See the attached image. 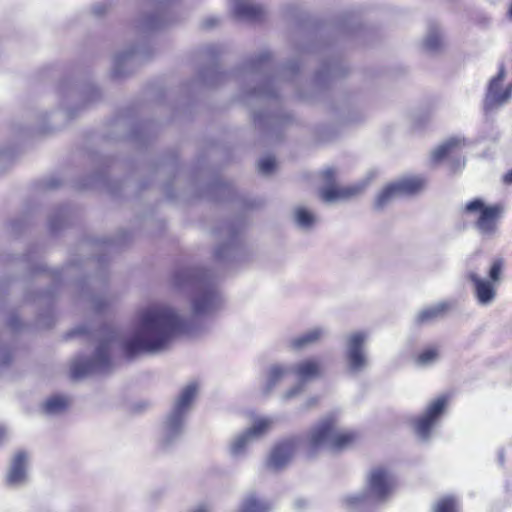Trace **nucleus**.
Returning a JSON list of instances; mask_svg holds the SVG:
<instances>
[{"label":"nucleus","mask_w":512,"mask_h":512,"mask_svg":"<svg viewBox=\"0 0 512 512\" xmlns=\"http://www.w3.org/2000/svg\"><path fill=\"white\" fill-rule=\"evenodd\" d=\"M184 331V320L172 308L153 305L139 311L131 325L124 329L104 328L96 352L165 350L173 334Z\"/></svg>","instance_id":"nucleus-1"},{"label":"nucleus","mask_w":512,"mask_h":512,"mask_svg":"<svg viewBox=\"0 0 512 512\" xmlns=\"http://www.w3.org/2000/svg\"><path fill=\"white\" fill-rule=\"evenodd\" d=\"M175 285L193 292L192 309L195 315H204L215 309L220 294L210 274L201 268L188 267L176 272Z\"/></svg>","instance_id":"nucleus-2"},{"label":"nucleus","mask_w":512,"mask_h":512,"mask_svg":"<svg viewBox=\"0 0 512 512\" xmlns=\"http://www.w3.org/2000/svg\"><path fill=\"white\" fill-rule=\"evenodd\" d=\"M355 433L343 429L334 416L317 423L309 432L306 445L310 454L321 449L339 451L349 447L355 440Z\"/></svg>","instance_id":"nucleus-3"},{"label":"nucleus","mask_w":512,"mask_h":512,"mask_svg":"<svg viewBox=\"0 0 512 512\" xmlns=\"http://www.w3.org/2000/svg\"><path fill=\"white\" fill-rule=\"evenodd\" d=\"M395 486L396 479L392 470L386 466H375L367 475L365 492L347 495L343 503L347 508H354L364 502H383L391 496Z\"/></svg>","instance_id":"nucleus-4"},{"label":"nucleus","mask_w":512,"mask_h":512,"mask_svg":"<svg viewBox=\"0 0 512 512\" xmlns=\"http://www.w3.org/2000/svg\"><path fill=\"white\" fill-rule=\"evenodd\" d=\"M137 354H88L77 357L71 364L70 374L74 380L104 374L123 362L131 361Z\"/></svg>","instance_id":"nucleus-5"},{"label":"nucleus","mask_w":512,"mask_h":512,"mask_svg":"<svg viewBox=\"0 0 512 512\" xmlns=\"http://www.w3.org/2000/svg\"><path fill=\"white\" fill-rule=\"evenodd\" d=\"M503 263L495 260L489 268V278L480 276L477 268L468 263L465 278L472 283L473 295L478 305L488 307L494 303L497 297V287L501 281Z\"/></svg>","instance_id":"nucleus-6"},{"label":"nucleus","mask_w":512,"mask_h":512,"mask_svg":"<svg viewBox=\"0 0 512 512\" xmlns=\"http://www.w3.org/2000/svg\"><path fill=\"white\" fill-rule=\"evenodd\" d=\"M273 425L268 417L257 418L253 424L244 431L234 435L228 444V453L233 459L244 458L250 445L264 437Z\"/></svg>","instance_id":"nucleus-7"},{"label":"nucleus","mask_w":512,"mask_h":512,"mask_svg":"<svg viewBox=\"0 0 512 512\" xmlns=\"http://www.w3.org/2000/svg\"><path fill=\"white\" fill-rule=\"evenodd\" d=\"M465 212L478 214L475 227L482 236L490 238L497 232L503 207L500 204L486 206L482 199L477 198L465 205Z\"/></svg>","instance_id":"nucleus-8"},{"label":"nucleus","mask_w":512,"mask_h":512,"mask_svg":"<svg viewBox=\"0 0 512 512\" xmlns=\"http://www.w3.org/2000/svg\"><path fill=\"white\" fill-rule=\"evenodd\" d=\"M448 402L449 397L447 395L438 396L429 402L423 414L416 419L414 428L421 440L426 441L430 438L431 432L438 425Z\"/></svg>","instance_id":"nucleus-9"},{"label":"nucleus","mask_w":512,"mask_h":512,"mask_svg":"<svg viewBox=\"0 0 512 512\" xmlns=\"http://www.w3.org/2000/svg\"><path fill=\"white\" fill-rule=\"evenodd\" d=\"M335 170L328 168L323 171V178L326 185L321 188L320 196L326 203L349 200L359 195L367 186V182H359L349 186L341 187L334 183Z\"/></svg>","instance_id":"nucleus-10"},{"label":"nucleus","mask_w":512,"mask_h":512,"mask_svg":"<svg viewBox=\"0 0 512 512\" xmlns=\"http://www.w3.org/2000/svg\"><path fill=\"white\" fill-rule=\"evenodd\" d=\"M321 374L319 365L312 361H306L299 364L297 367H292L293 379L297 382L293 387L283 393L284 400H290L297 397L304 388V384L313 379H316Z\"/></svg>","instance_id":"nucleus-11"},{"label":"nucleus","mask_w":512,"mask_h":512,"mask_svg":"<svg viewBox=\"0 0 512 512\" xmlns=\"http://www.w3.org/2000/svg\"><path fill=\"white\" fill-rule=\"evenodd\" d=\"M505 77V68L500 66L497 76L490 80L487 94L484 101L486 110H492L507 103L512 97V83L504 90L501 89V82Z\"/></svg>","instance_id":"nucleus-12"},{"label":"nucleus","mask_w":512,"mask_h":512,"mask_svg":"<svg viewBox=\"0 0 512 512\" xmlns=\"http://www.w3.org/2000/svg\"><path fill=\"white\" fill-rule=\"evenodd\" d=\"M185 419L168 413L161 424L158 442L163 449H167L177 443L185 429Z\"/></svg>","instance_id":"nucleus-13"},{"label":"nucleus","mask_w":512,"mask_h":512,"mask_svg":"<svg viewBox=\"0 0 512 512\" xmlns=\"http://www.w3.org/2000/svg\"><path fill=\"white\" fill-rule=\"evenodd\" d=\"M29 456L25 451L16 452L10 462L6 482L11 487H21L28 481Z\"/></svg>","instance_id":"nucleus-14"},{"label":"nucleus","mask_w":512,"mask_h":512,"mask_svg":"<svg viewBox=\"0 0 512 512\" xmlns=\"http://www.w3.org/2000/svg\"><path fill=\"white\" fill-rule=\"evenodd\" d=\"M297 447L295 439H288L277 444L271 451L267 460V467L271 470H280L292 459Z\"/></svg>","instance_id":"nucleus-15"},{"label":"nucleus","mask_w":512,"mask_h":512,"mask_svg":"<svg viewBox=\"0 0 512 512\" xmlns=\"http://www.w3.org/2000/svg\"><path fill=\"white\" fill-rule=\"evenodd\" d=\"M328 328L326 326H314L301 334L290 339L289 347L294 350H305L320 343L328 335Z\"/></svg>","instance_id":"nucleus-16"},{"label":"nucleus","mask_w":512,"mask_h":512,"mask_svg":"<svg viewBox=\"0 0 512 512\" xmlns=\"http://www.w3.org/2000/svg\"><path fill=\"white\" fill-rule=\"evenodd\" d=\"M197 394L198 386L196 383L191 382L185 385L181 389L179 395L176 397L173 407L169 413L186 420L187 415L192 409Z\"/></svg>","instance_id":"nucleus-17"},{"label":"nucleus","mask_w":512,"mask_h":512,"mask_svg":"<svg viewBox=\"0 0 512 512\" xmlns=\"http://www.w3.org/2000/svg\"><path fill=\"white\" fill-rule=\"evenodd\" d=\"M456 306V302L441 301L420 310L415 316L417 324H428L445 317Z\"/></svg>","instance_id":"nucleus-18"},{"label":"nucleus","mask_w":512,"mask_h":512,"mask_svg":"<svg viewBox=\"0 0 512 512\" xmlns=\"http://www.w3.org/2000/svg\"><path fill=\"white\" fill-rule=\"evenodd\" d=\"M233 12L235 16L242 20L258 21L265 15V9L260 4L248 0H233Z\"/></svg>","instance_id":"nucleus-19"},{"label":"nucleus","mask_w":512,"mask_h":512,"mask_svg":"<svg viewBox=\"0 0 512 512\" xmlns=\"http://www.w3.org/2000/svg\"><path fill=\"white\" fill-rule=\"evenodd\" d=\"M466 146V140L461 137H451L439 145L431 154L432 161L438 163L447 157H452Z\"/></svg>","instance_id":"nucleus-20"},{"label":"nucleus","mask_w":512,"mask_h":512,"mask_svg":"<svg viewBox=\"0 0 512 512\" xmlns=\"http://www.w3.org/2000/svg\"><path fill=\"white\" fill-rule=\"evenodd\" d=\"M293 378L292 367L273 365L270 367L265 386L266 392H270L277 384Z\"/></svg>","instance_id":"nucleus-21"},{"label":"nucleus","mask_w":512,"mask_h":512,"mask_svg":"<svg viewBox=\"0 0 512 512\" xmlns=\"http://www.w3.org/2000/svg\"><path fill=\"white\" fill-rule=\"evenodd\" d=\"M394 185L400 195H411L418 193L425 186V179L419 176L403 178Z\"/></svg>","instance_id":"nucleus-22"},{"label":"nucleus","mask_w":512,"mask_h":512,"mask_svg":"<svg viewBox=\"0 0 512 512\" xmlns=\"http://www.w3.org/2000/svg\"><path fill=\"white\" fill-rule=\"evenodd\" d=\"M439 354H403L402 362L414 368H428L439 360Z\"/></svg>","instance_id":"nucleus-23"},{"label":"nucleus","mask_w":512,"mask_h":512,"mask_svg":"<svg viewBox=\"0 0 512 512\" xmlns=\"http://www.w3.org/2000/svg\"><path fill=\"white\" fill-rule=\"evenodd\" d=\"M293 220L295 225L301 229L308 231L317 223L316 215L303 206H298L293 212Z\"/></svg>","instance_id":"nucleus-24"},{"label":"nucleus","mask_w":512,"mask_h":512,"mask_svg":"<svg viewBox=\"0 0 512 512\" xmlns=\"http://www.w3.org/2000/svg\"><path fill=\"white\" fill-rule=\"evenodd\" d=\"M70 401L64 395H53L43 403V411L48 415H59L67 410Z\"/></svg>","instance_id":"nucleus-25"},{"label":"nucleus","mask_w":512,"mask_h":512,"mask_svg":"<svg viewBox=\"0 0 512 512\" xmlns=\"http://www.w3.org/2000/svg\"><path fill=\"white\" fill-rule=\"evenodd\" d=\"M401 196L398 193L394 183H391L383 188V190L377 195L374 203V207L377 210H382L389 203H391L395 198Z\"/></svg>","instance_id":"nucleus-26"},{"label":"nucleus","mask_w":512,"mask_h":512,"mask_svg":"<svg viewBox=\"0 0 512 512\" xmlns=\"http://www.w3.org/2000/svg\"><path fill=\"white\" fill-rule=\"evenodd\" d=\"M369 334L366 331H355L346 336L348 352H360L368 341Z\"/></svg>","instance_id":"nucleus-27"},{"label":"nucleus","mask_w":512,"mask_h":512,"mask_svg":"<svg viewBox=\"0 0 512 512\" xmlns=\"http://www.w3.org/2000/svg\"><path fill=\"white\" fill-rule=\"evenodd\" d=\"M269 505L250 494L243 500L238 512H268Z\"/></svg>","instance_id":"nucleus-28"},{"label":"nucleus","mask_w":512,"mask_h":512,"mask_svg":"<svg viewBox=\"0 0 512 512\" xmlns=\"http://www.w3.org/2000/svg\"><path fill=\"white\" fill-rule=\"evenodd\" d=\"M443 40L438 28H431L424 39V48L429 52H437L441 49Z\"/></svg>","instance_id":"nucleus-29"},{"label":"nucleus","mask_w":512,"mask_h":512,"mask_svg":"<svg viewBox=\"0 0 512 512\" xmlns=\"http://www.w3.org/2000/svg\"><path fill=\"white\" fill-rule=\"evenodd\" d=\"M433 512H458V502L452 496L438 499L433 505Z\"/></svg>","instance_id":"nucleus-30"},{"label":"nucleus","mask_w":512,"mask_h":512,"mask_svg":"<svg viewBox=\"0 0 512 512\" xmlns=\"http://www.w3.org/2000/svg\"><path fill=\"white\" fill-rule=\"evenodd\" d=\"M236 237L233 233L229 232V241L215 249L214 255L218 260H227L236 247Z\"/></svg>","instance_id":"nucleus-31"},{"label":"nucleus","mask_w":512,"mask_h":512,"mask_svg":"<svg viewBox=\"0 0 512 512\" xmlns=\"http://www.w3.org/2000/svg\"><path fill=\"white\" fill-rule=\"evenodd\" d=\"M346 363L348 369L351 372L356 373L363 370L367 366L368 360L365 354H348Z\"/></svg>","instance_id":"nucleus-32"},{"label":"nucleus","mask_w":512,"mask_h":512,"mask_svg":"<svg viewBox=\"0 0 512 512\" xmlns=\"http://www.w3.org/2000/svg\"><path fill=\"white\" fill-rule=\"evenodd\" d=\"M133 57L134 53L132 51L117 54L114 58V74L116 76L124 75L125 72L122 70V66L130 62Z\"/></svg>","instance_id":"nucleus-33"},{"label":"nucleus","mask_w":512,"mask_h":512,"mask_svg":"<svg viewBox=\"0 0 512 512\" xmlns=\"http://www.w3.org/2000/svg\"><path fill=\"white\" fill-rule=\"evenodd\" d=\"M275 165H276L275 158L272 156H266L259 160L258 170L260 173H262L264 175H269L273 172Z\"/></svg>","instance_id":"nucleus-34"},{"label":"nucleus","mask_w":512,"mask_h":512,"mask_svg":"<svg viewBox=\"0 0 512 512\" xmlns=\"http://www.w3.org/2000/svg\"><path fill=\"white\" fill-rule=\"evenodd\" d=\"M269 58H270L269 53H263V54L259 55L256 59H253L251 61V69L257 70L258 66H260L262 63L268 61Z\"/></svg>","instance_id":"nucleus-35"},{"label":"nucleus","mask_w":512,"mask_h":512,"mask_svg":"<svg viewBox=\"0 0 512 512\" xmlns=\"http://www.w3.org/2000/svg\"><path fill=\"white\" fill-rule=\"evenodd\" d=\"M253 94L257 95V96H267V97L274 96V93L270 90V88L255 90V91H253Z\"/></svg>","instance_id":"nucleus-36"},{"label":"nucleus","mask_w":512,"mask_h":512,"mask_svg":"<svg viewBox=\"0 0 512 512\" xmlns=\"http://www.w3.org/2000/svg\"><path fill=\"white\" fill-rule=\"evenodd\" d=\"M160 26H161L160 22H159L157 19H155V18H151V19H149V20L145 23V27H146L147 29H156V28H158V27H160Z\"/></svg>","instance_id":"nucleus-37"},{"label":"nucleus","mask_w":512,"mask_h":512,"mask_svg":"<svg viewBox=\"0 0 512 512\" xmlns=\"http://www.w3.org/2000/svg\"><path fill=\"white\" fill-rule=\"evenodd\" d=\"M317 402H318V399L316 397H311L305 401V403L303 404V409H305V410L310 409V408L314 407L317 404Z\"/></svg>","instance_id":"nucleus-38"},{"label":"nucleus","mask_w":512,"mask_h":512,"mask_svg":"<svg viewBox=\"0 0 512 512\" xmlns=\"http://www.w3.org/2000/svg\"><path fill=\"white\" fill-rule=\"evenodd\" d=\"M218 23V19L216 17H210L204 20L203 25L206 28H211Z\"/></svg>","instance_id":"nucleus-39"},{"label":"nucleus","mask_w":512,"mask_h":512,"mask_svg":"<svg viewBox=\"0 0 512 512\" xmlns=\"http://www.w3.org/2000/svg\"><path fill=\"white\" fill-rule=\"evenodd\" d=\"M106 9V6L103 5V4H99V5H96L93 7V12L96 14V15H101L104 13Z\"/></svg>","instance_id":"nucleus-40"},{"label":"nucleus","mask_w":512,"mask_h":512,"mask_svg":"<svg viewBox=\"0 0 512 512\" xmlns=\"http://www.w3.org/2000/svg\"><path fill=\"white\" fill-rule=\"evenodd\" d=\"M8 429L4 426H0V442L8 437Z\"/></svg>","instance_id":"nucleus-41"},{"label":"nucleus","mask_w":512,"mask_h":512,"mask_svg":"<svg viewBox=\"0 0 512 512\" xmlns=\"http://www.w3.org/2000/svg\"><path fill=\"white\" fill-rule=\"evenodd\" d=\"M503 181L506 184H512V169L503 176Z\"/></svg>","instance_id":"nucleus-42"},{"label":"nucleus","mask_w":512,"mask_h":512,"mask_svg":"<svg viewBox=\"0 0 512 512\" xmlns=\"http://www.w3.org/2000/svg\"><path fill=\"white\" fill-rule=\"evenodd\" d=\"M190 512H210L209 508L205 505H199Z\"/></svg>","instance_id":"nucleus-43"},{"label":"nucleus","mask_w":512,"mask_h":512,"mask_svg":"<svg viewBox=\"0 0 512 512\" xmlns=\"http://www.w3.org/2000/svg\"><path fill=\"white\" fill-rule=\"evenodd\" d=\"M296 505H297V507L300 508V507H302L304 505V501L298 500V501H296Z\"/></svg>","instance_id":"nucleus-44"},{"label":"nucleus","mask_w":512,"mask_h":512,"mask_svg":"<svg viewBox=\"0 0 512 512\" xmlns=\"http://www.w3.org/2000/svg\"><path fill=\"white\" fill-rule=\"evenodd\" d=\"M457 166H458V167H462V166H464V160H458V162H457Z\"/></svg>","instance_id":"nucleus-45"},{"label":"nucleus","mask_w":512,"mask_h":512,"mask_svg":"<svg viewBox=\"0 0 512 512\" xmlns=\"http://www.w3.org/2000/svg\"><path fill=\"white\" fill-rule=\"evenodd\" d=\"M508 15L512 19V4L510 5L509 11H508Z\"/></svg>","instance_id":"nucleus-46"}]
</instances>
